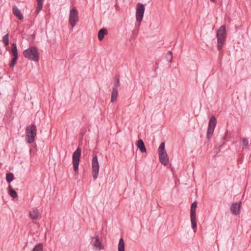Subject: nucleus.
Here are the masks:
<instances>
[{
	"instance_id": "7ed1b4c3",
	"label": "nucleus",
	"mask_w": 251,
	"mask_h": 251,
	"mask_svg": "<svg viewBox=\"0 0 251 251\" xmlns=\"http://www.w3.org/2000/svg\"><path fill=\"white\" fill-rule=\"evenodd\" d=\"M36 127L35 125H30L26 127L25 129V138L28 144L32 143L36 136Z\"/></svg>"
},
{
	"instance_id": "393cba45",
	"label": "nucleus",
	"mask_w": 251,
	"mask_h": 251,
	"mask_svg": "<svg viewBox=\"0 0 251 251\" xmlns=\"http://www.w3.org/2000/svg\"><path fill=\"white\" fill-rule=\"evenodd\" d=\"M37 6L36 7V11L37 13H39L43 7V0H37Z\"/></svg>"
},
{
	"instance_id": "0eeeda50",
	"label": "nucleus",
	"mask_w": 251,
	"mask_h": 251,
	"mask_svg": "<svg viewBox=\"0 0 251 251\" xmlns=\"http://www.w3.org/2000/svg\"><path fill=\"white\" fill-rule=\"evenodd\" d=\"M92 175L94 180H96L99 174V164L98 157L96 155L93 156L92 161Z\"/></svg>"
},
{
	"instance_id": "dca6fc26",
	"label": "nucleus",
	"mask_w": 251,
	"mask_h": 251,
	"mask_svg": "<svg viewBox=\"0 0 251 251\" xmlns=\"http://www.w3.org/2000/svg\"><path fill=\"white\" fill-rule=\"evenodd\" d=\"M192 228L194 230V232H196L197 229V221L196 216H190Z\"/></svg>"
},
{
	"instance_id": "1a4fd4ad",
	"label": "nucleus",
	"mask_w": 251,
	"mask_h": 251,
	"mask_svg": "<svg viewBox=\"0 0 251 251\" xmlns=\"http://www.w3.org/2000/svg\"><path fill=\"white\" fill-rule=\"evenodd\" d=\"M11 52L13 54V57L11 61L10 66L11 68H13L15 66V64L16 63L18 59L17 45L15 43H12L11 45Z\"/></svg>"
},
{
	"instance_id": "ddd939ff",
	"label": "nucleus",
	"mask_w": 251,
	"mask_h": 251,
	"mask_svg": "<svg viewBox=\"0 0 251 251\" xmlns=\"http://www.w3.org/2000/svg\"><path fill=\"white\" fill-rule=\"evenodd\" d=\"M136 146L142 153L146 152L147 150L144 143L142 139H139L136 143Z\"/></svg>"
},
{
	"instance_id": "bb28decb",
	"label": "nucleus",
	"mask_w": 251,
	"mask_h": 251,
	"mask_svg": "<svg viewBox=\"0 0 251 251\" xmlns=\"http://www.w3.org/2000/svg\"><path fill=\"white\" fill-rule=\"evenodd\" d=\"M3 42L5 46H7L9 44V35L8 34H5L3 37Z\"/></svg>"
},
{
	"instance_id": "c756f323",
	"label": "nucleus",
	"mask_w": 251,
	"mask_h": 251,
	"mask_svg": "<svg viewBox=\"0 0 251 251\" xmlns=\"http://www.w3.org/2000/svg\"><path fill=\"white\" fill-rule=\"evenodd\" d=\"M212 2H215L216 0H210Z\"/></svg>"
},
{
	"instance_id": "f8f14e48",
	"label": "nucleus",
	"mask_w": 251,
	"mask_h": 251,
	"mask_svg": "<svg viewBox=\"0 0 251 251\" xmlns=\"http://www.w3.org/2000/svg\"><path fill=\"white\" fill-rule=\"evenodd\" d=\"M13 13L20 20H23V15L22 14L19 9L16 6H14L13 8Z\"/></svg>"
},
{
	"instance_id": "9d476101",
	"label": "nucleus",
	"mask_w": 251,
	"mask_h": 251,
	"mask_svg": "<svg viewBox=\"0 0 251 251\" xmlns=\"http://www.w3.org/2000/svg\"><path fill=\"white\" fill-rule=\"evenodd\" d=\"M241 206V202H234L231 206L230 210L233 215H238L240 213V208Z\"/></svg>"
},
{
	"instance_id": "2eb2a0df",
	"label": "nucleus",
	"mask_w": 251,
	"mask_h": 251,
	"mask_svg": "<svg viewBox=\"0 0 251 251\" xmlns=\"http://www.w3.org/2000/svg\"><path fill=\"white\" fill-rule=\"evenodd\" d=\"M8 193L9 195L14 199L18 197L17 193L12 188L10 184H9L8 187Z\"/></svg>"
},
{
	"instance_id": "5701e85b",
	"label": "nucleus",
	"mask_w": 251,
	"mask_h": 251,
	"mask_svg": "<svg viewBox=\"0 0 251 251\" xmlns=\"http://www.w3.org/2000/svg\"><path fill=\"white\" fill-rule=\"evenodd\" d=\"M114 84L113 89H116L118 90V87L120 86V80L117 76L114 77Z\"/></svg>"
},
{
	"instance_id": "f3484780",
	"label": "nucleus",
	"mask_w": 251,
	"mask_h": 251,
	"mask_svg": "<svg viewBox=\"0 0 251 251\" xmlns=\"http://www.w3.org/2000/svg\"><path fill=\"white\" fill-rule=\"evenodd\" d=\"M39 211L38 209H33L29 213V216L31 219L33 220H36L39 217Z\"/></svg>"
},
{
	"instance_id": "a211bd4d",
	"label": "nucleus",
	"mask_w": 251,
	"mask_h": 251,
	"mask_svg": "<svg viewBox=\"0 0 251 251\" xmlns=\"http://www.w3.org/2000/svg\"><path fill=\"white\" fill-rule=\"evenodd\" d=\"M118 95V90L116 89H112V91L111 93V102H114L117 100V97Z\"/></svg>"
},
{
	"instance_id": "f257e3e1",
	"label": "nucleus",
	"mask_w": 251,
	"mask_h": 251,
	"mask_svg": "<svg viewBox=\"0 0 251 251\" xmlns=\"http://www.w3.org/2000/svg\"><path fill=\"white\" fill-rule=\"evenodd\" d=\"M25 57L35 62H38L39 60V56L38 49L34 46L25 50L23 52Z\"/></svg>"
},
{
	"instance_id": "4468645a",
	"label": "nucleus",
	"mask_w": 251,
	"mask_h": 251,
	"mask_svg": "<svg viewBox=\"0 0 251 251\" xmlns=\"http://www.w3.org/2000/svg\"><path fill=\"white\" fill-rule=\"evenodd\" d=\"M108 34L107 30L105 28L100 29L98 32V39L100 41H102L104 37V35Z\"/></svg>"
},
{
	"instance_id": "a878e982",
	"label": "nucleus",
	"mask_w": 251,
	"mask_h": 251,
	"mask_svg": "<svg viewBox=\"0 0 251 251\" xmlns=\"http://www.w3.org/2000/svg\"><path fill=\"white\" fill-rule=\"evenodd\" d=\"M32 251H43V245L41 243L37 244L33 248Z\"/></svg>"
},
{
	"instance_id": "9b49d317",
	"label": "nucleus",
	"mask_w": 251,
	"mask_h": 251,
	"mask_svg": "<svg viewBox=\"0 0 251 251\" xmlns=\"http://www.w3.org/2000/svg\"><path fill=\"white\" fill-rule=\"evenodd\" d=\"M94 239H95V242L93 244L94 247L97 249H99V250H102L103 249V246L100 241L99 236L98 235H96L95 237H92V240Z\"/></svg>"
},
{
	"instance_id": "f03ea898",
	"label": "nucleus",
	"mask_w": 251,
	"mask_h": 251,
	"mask_svg": "<svg viewBox=\"0 0 251 251\" xmlns=\"http://www.w3.org/2000/svg\"><path fill=\"white\" fill-rule=\"evenodd\" d=\"M226 30L225 25H222L218 30L217 32V49L221 50L226 41Z\"/></svg>"
},
{
	"instance_id": "aec40b11",
	"label": "nucleus",
	"mask_w": 251,
	"mask_h": 251,
	"mask_svg": "<svg viewBox=\"0 0 251 251\" xmlns=\"http://www.w3.org/2000/svg\"><path fill=\"white\" fill-rule=\"evenodd\" d=\"M217 120L216 117L214 116H212L209 120L208 126L215 128Z\"/></svg>"
},
{
	"instance_id": "b1692460",
	"label": "nucleus",
	"mask_w": 251,
	"mask_h": 251,
	"mask_svg": "<svg viewBox=\"0 0 251 251\" xmlns=\"http://www.w3.org/2000/svg\"><path fill=\"white\" fill-rule=\"evenodd\" d=\"M14 179V175L12 173H9L6 175V180L7 182L10 183Z\"/></svg>"
},
{
	"instance_id": "c85d7f7f",
	"label": "nucleus",
	"mask_w": 251,
	"mask_h": 251,
	"mask_svg": "<svg viewBox=\"0 0 251 251\" xmlns=\"http://www.w3.org/2000/svg\"><path fill=\"white\" fill-rule=\"evenodd\" d=\"M168 55H169V57H167V59L169 61L171 62L173 58L172 51H169L168 53Z\"/></svg>"
},
{
	"instance_id": "6e6552de",
	"label": "nucleus",
	"mask_w": 251,
	"mask_h": 251,
	"mask_svg": "<svg viewBox=\"0 0 251 251\" xmlns=\"http://www.w3.org/2000/svg\"><path fill=\"white\" fill-rule=\"evenodd\" d=\"M145 11V6L141 3H138L137 5L136 17V20L138 23H141L142 21Z\"/></svg>"
},
{
	"instance_id": "cd10ccee",
	"label": "nucleus",
	"mask_w": 251,
	"mask_h": 251,
	"mask_svg": "<svg viewBox=\"0 0 251 251\" xmlns=\"http://www.w3.org/2000/svg\"><path fill=\"white\" fill-rule=\"evenodd\" d=\"M242 145L244 146L245 147V148H248L249 141L247 138H243Z\"/></svg>"
},
{
	"instance_id": "20e7f679",
	"label": "nucleus",
	"mask_w": 251,
	"mask_h": 251,
	"mask_svg": "<svg viewBox=\"0 0 251 251\" xmlns=\"http://www.w3.org/2000/svg\"><path fill=\"white\" fill-rule=\"evenodd\" d=\"M159 161L164 166H166L169 163V158L165 149V143L162 142L158 150Z\"/></svg>"
},
{
	"instance_id": "4be33fe9",
	"label": "nucleus",
	"mask_w": 251,
	"mask_h": 251,
	"mask_svg": "<svg viewBox=\"0 0 251 251\" xmlns=\"http://www.w3.org/2000/svg\"><path fill=\"white\" fill-rule=\"evenodd\" d=\"M215 128L208 126L206 137L208 140H210L213 134Z\"/></svg>"
},
{
	"instance_id": "6ab92c4d",
	"label": "nucleus",
	"mask_w": 251,
	"mask_h": 251,
	"mask_svg": "<svg viewBox=\"0 0 251 251\" xmlns=\"http://www.w3.org/2000/svg\"><path fill=\"white\" fill-rule=\"evenodd\" d=\"M197 206V201L193 202L191 206L190 209V216H196V208Z\"/></svg>"
},
{
	"instance_id": "39448f33",
	"label": "nucleus",
	"mask_w": 251,
	"mask_h": 251,
	"mask_svg": "<svg viewBox=\"0 0 251 251\" xmlns=\"http://www.w3.org/2000/svg\"><path fill=\"white\" fill-rule=\"evenodd\" d=\"M69 20V24L71 25L72 28L78 22V12L75 7H73L70 9Z\"/></svg>"
},
{
	"instance_id": "423d86ee",
	"label": "nucleus",
	"mask_w": 251,
	"mask_h": 251,
	"mask_svg": "<svg viewBox=\"0 0 251 251\" xmlns=\"http://www.w3.org/2000/svg\"><path fill=\"white\" fill-rule=\"evenodd\" d=\"M81 154V149L79 147L77 148V149L73 153V164L74 170L75 172H76L78 171Z\"/></svg>"
},
{
	"instance_id": "412c9836",
	"label": "nucleus",
	"mask_w": 251,
	"mask_h": 251,
	"mask_svg": "<svg viewBox=\"0 0 251 251\" xmlns=\"http://www.w3.org/2000/svg\"><path fill=\"white\" fill-rule=\"evenodd\" d=\"M118 249V251H125V242L123 238L120 239Z\"/></svg>"
}]
</instances>
